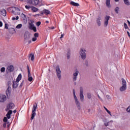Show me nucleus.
Masks as SVG:
<instances>
[{"mask_svg": "<svg viewBox=\"0 0 130 130\" xmlns=\"http://www.w3.org/2000/svg\"><path fill=\"white\" fill-rule=\"evenodd\" d=\"M21 80H22V74H19L16 79V81H13V88H14V89L17 88L18 85H19V81H21Z\"/></svg>", "mask_w": 130, "mask_h": 130, "instance_id": "nucleus-1", "label": "nucleus"}, {"mask_svg": "<svg viewBox=\"0 0 130 130\" xmlns=\"http://www.w3.org/2000/svg\"><path fill=\"white\" fill-rule=\"evenodd\" d=\"M37 103H35L33 105L32 107V114H31V120H33L34 119V117H35L36 115V110L37 109Z\"/></svg>", "mask_w": 130, "mask_h": 130, "instance_id": "nucleus-2", "label": "nucleus"}, {"mask_svg": "<svg viewBox=\"0 0 130 130\" xmlns=\"http://www.w3.org/2000/svg\"><path fill=\"white\" fill-rule=\"evenodd\" d=\"M121 81L122 82V86L120 87L119 90L121 92H123V91L126 90V81L123 78L121 79Z\"/></svg>", "mask_w": 130, "mask_h": 130, "instance_id": "nucleus-3", "label": "nucleus"}, {"mask_svg": "<svg viewBox=\"0 0 130 130\" xmlns=\"http://www.w3.org/2000/svg\"><path fill=\"white\" fill-rule=\"evenodd\" d=\"M56 76L59 80H61V71H60V68H59V65H57L56 67Z\"/></svg>", "mask_w": 130, "mask_h": 130, "instance_id": "nucleus-4", "label": "nucleus"}, {"mask_svg": "<svg viewBox=\"0 0 130 130\" xmlns=\"http://www.w3.org/2000/svg\"><path fill=\"white\" fill-rule=\"evenodd\" d=\"M73 94L75 101V103L76 104V106L78 108L79 110H80L81 109V105L80 104V102H79V101L77 98V96H76V91H75V89H73Z\"/></svg>", "mask_w": 130, "mask_h": 130, "instance_id": "nucleus-5", "label": "nucleus"}, {"mask_svg": "<svg viewBox=\"0 0 130 130\" xmlns=\"http://www.w3.org/2000/svg\"><path fill=\"white\" fill-rule=\"evenodd\" d=\"M79 53L82 59H86V50H85V49L81 48Z\"/></svg>", "mask_w": 130, "mask_h": 130, "instance_id": "nucleus-6", "label": "nucleus"}, {"mask_svg": "<svg viewBox=\"0 0 130 130\" xmlns=\"http://www.w3.org/2000/svg\"><path fill=\"white\" fill-rule=\"evenodd\" d=\"M15 70V67L13 66V65L8 66L6 69V73L7 74H10V73H12L14 72Z\"/></svg>", "mask_w": 130, "mask_h": 130, "instance_id": "nucleus-7", "label": "nucleus"}, {"mask_svg": "<svg viewBox=\"0 0 130 130\" xmlns=\"http://www.w3.org/2000/svg\"><path fill=\"white\" fill-rule=\"evenodd\" d=\"M28 3L31 6H37L39 5V0H29Z\"/></svg>", "mask_w": 130, "mask_h": 130, "instance_id": "nucleus-8", "label": "nucleus"}, {"mask_svg": "<svg viewBox=\"0 0 130 130\" xmlns=\"http://www.w3.org/2000/svg\"><path fill=\"white\" fill-rule=\"evenodd\" d=\"M31 39V35L29 32H25L24 34V41L27 42L28 41Z\"/></svg>", "mask_w": 130, "mask_h": 130, "instance_id": "nucleus-9", "label": "nucleus"}, {"mask_svg": "<svg viewBox=\"0 0 130 130\" xmlns=\"http://www.w3.org/2000/svg\"><path fill=\"white\" fill-rule=\"evenodd\" d=\"M29 29H30V30H33L34 32H37L36 26H35L34 24L32 22L29 23Z\"/></svg>", "mask_w": 130, "mask_h": 130, "instance_id": "nucleus-10", "label": "nucleus"}, {"mask_svg": "<svg viewBox=\"0 0 130 130\" xmlns=\"http://www.w3.org/2000/svg\"><path fill=\"white\" fill-rule=\"evenodd\" d=\"M75 73H73V80L74 82H76L77 81V77L79 75V71L77 70H75Z\"/></svg>", "mask_w": 130, "mask_h": 130, "instance_id": "nucleus-11", "label": "nucleus"}, {"mask_svg": "<svg viewBox=\"0 0 130 130\" xmlns=\"http://www.w3.org/2000/svg\"><path fill=\"white\" fill-rule=\"evenodd\" d=\"M15 107V104L13 103H10L7 106V109H6V111L10 110V109H13Z\"/></svg>", "mask_w": 130, "mask_h": 130, "instance_id": "nucleus-12", "label": "nucleus"}, {"mask_svg": "<svg viewBox=\"0 0 130 130\" xmlns=\"http://www.w3.org/2000/svg\"><path fill=\"white\" fill-rule=\"evenodd\" d=\"M110 19V16H106L105 18V22H104V26L107 27L108 25V21H109V19Z\"/></svg>", "mask_w": 130, "mask_h": 130, "instance_id": "nucleus-13", "label": "nucleus"}, {"mask_svg": "<svg viewBox=\"0 0 130 130\" xmlns=\"http://www.w3.org/2000/svg\"><path fill=\"white\" fill-rule=\"evenodd\" d=\"M80 97L81 101H84V94H83V87L80 88Z\"/></svg>", "mask_w": 130, "mask_h": 130, "instance_id": "nucleus-14", "label": "nucleus"}, {"mask_svg": "<svg viewBox=\"0 0 130 130\" xmlns=\"http://www.w3.org/2000/svg\"><path fill=\"white\" fill-rule=\"evenodd\" d=\"M11 84V82H8V87L6 90V94L7 96H9V95H10L11 94V88L10 86V84Z\"/></svg>", "mask_w": 130, "mask_h": 130, "instance_id": "nucleus-15", "label": "nucleus"}, {"mask_svg": "<svg viewBox=\"0 0 130 130\" xmlns=\"http://www.w3.org/2000/svg\"><path fill=\"white\" fill-rule=\"evenodd\" d=\"M7 100V96L6 95L1 94L0 95V102H5Z\"/></svg>", "mask_w": 130, "mask_h": 130, "instance_id": "nucleus-16", "label": "nucleus"}, {"mask_svg": "<svg viewBox=\"0 0 130 130\" xmlns=\"http://www.w3.org/2000/svg\"><path fill=\"white\" fill-rule=\"evenodd\" d=\"M12 113H13V111L9 110L6 114V116L8 119H10V118H11V115L12 114Z\"/></svg>", "mask_w": 130, "mask_h": 130, "instance_id": "nucleus-17", "label": "nucleus"}, {"mask_svg": "<svg viewBox=\"0 0 130 130\" xmlns=\"http://www.w3.org/2000/svg\"><path fill=\"white\" fill-rule=\"evenodd\" d=\"M96 23L98 24V25L99 26H101V17H99L97 19H96Z\"/></svg>", "mask_w": 130, "mask_h": 130, "instance_id": "nucleus-18", "label": "nucleus"}, {"mask_svg": "<svg viewBox=\"0 0 130 130\" xmlns=\"http://www.w3.org/2000/svg\"><path fill=\"white\" fill-rule=\"evenodd\" d=\"M42 15L46 14L47 15H49L50 14V11L48 10L44 9L43 12L41 13Z\"/></svg>", "mask_w": 130, "mask_h": 130, "instance_id": "nucleus-19", "label": "nucleus"}, {"mask_svg": "<svg viewBox=\"0 0 130 130\" xmlns=\"http://www.w3.org/2000/svg\"><path fill=\"white\" fill-rule=\"evenodd\" d=\"M31 12H32L33 13H36V12H38V8L35 7L31 6Z\"/></svg>", "mask_w": 130, "mask_h": 130, "instance_id": "nucleus-20", "label": "nucleus"}, {"mask_svg": "<svg viewBox=\"0 0 130 130\" xmlns=\"http://www.w3.org/2000/svg\"><path fill=\"white\" fill-rule=\"evenodd\" d=\"M28 81H29V82H32V81H33V77L31 76V73L28 74Z\"/></svg>", "mask_w": 130, "mask_h": 130, "instance_id": "nucleus-21", "label": "nucleus"}, {"mask_svg": "<svg viewBox=\"0 0 130 130\" xmlns=\"http://www.w3.org/2000/svg\"><path fill=\"white\" fill-rule=\"evenodd\" d=\"M21 17L22 18V19H23V20H24V21L27 20V16L25 14H24L23 13H22L20 15Z\"/></svg>", "mask_w": 130, "mask_h": 130, "instance_id": "nucleus-22", "label": "nucleus"}, {"mask_svg": "<svg viewBox=\"0 0 130 130\" xmlns=\"http://www.w3.org/2000/svg\"><path fill=\"white\" fill-rule=\"evenodd\" d=\"M71 5H72V6H74V7H79V6H80L79 5V3H75L74 2H71L70 3Z\"/></svg>", "mask_w": 130, "mask_h": 130, "instance_id": "nucleus-23", "label": "nucleus"}, {"mask_svg": "<svg viewBox=\"0 0 130 130\" xmlns=\"http://www.w3.org/2000/svg\"><path fill=\"white\" fill-rule=\"evenodd\" d=\"M1 13H2V15L4 16V17H6V16H7V11H6V10L2 9Z\"/></svg>", "mask_w": 130, "mask_h": 130, "instance_id": "nucleus-24", "label": "nucleus"}, {"mask_svg": "<svg viewBox=\"0 0 130 130\" xmlns=\"http://www.w3.org/2000/svg\"><path fill=\"white\" fill-rule=\"evenodd\" d=\"M106 5L108 8H110V0H106Z\"/></svg>", "mask_w": 130, "mask_h": 130, "instance_id": "nucleus-25", "label": "nucleus"}, {"mask_svg": "<svg viewBox=\"0 0 130 130\" xmlns=\"http://www.w3.org/2000/svg\"><path fill=\"white\" fill-rule=\"evenodd\" d=\"M29 57H30V60L33 61L34 60V54H30Z\"/></svg>", "mask_w": 130, "mask_h": 130, "instance_id": "nucleus-26", "label": "nucleus"}, {"mask_svg": "<svg viewBox=\"0 0 130 130\" xmlns=\"http://www.w3.org/2000/svg\"><path fill=\"white\" fill-rule=\"evenodd\" d=\"M123 1L125 5H126V6H129V2L128 0H124Z\"/></svg>", "mask_w": 130, "mask_h": 130, "instance_id": "nucleus-27", "label": "nucleus"}, {"mask_svg": "<svg viewBox=\"0 0 130 130\" xmlns=\"http://www.w3.org/2000/svg\"><path fill=\"white\" fill-rule=\"evenodd\" d=\"M23 25L22 24H19L16 26V29H21Z\"/></svg>", "mask_w": 130, "mask_h": 130, "instance_id": "nucleus-28", "label": "nucleus"}, {"mask_svg": "<svg viewBox=\"0 0 130 130\" xmlns=\"http://www.w3.org/2000/svg\"><path fill=\"white\" fill-rule=\"evenodd\" d=\"M67 58H68V59H70V58H71V52H68L67 53Z\"/></svg>", "mask_w": 130, "mask_h": 130, "instance_id": "nucleus-29", "label": "nucleus"}, {"mask_svg": "<svg viewBox=\"0 0 130 130\" xmlns=\"http://www.w3.org/2000/svg\"><path fill=\"white\" fill-rule=\"evenodd\" d=\"M6 71V68L5 67H2L1 69V73H5Z\"/></svg>", "mask_w": 130, "mask_h": 130, "instance_id": "nucleus-30", "label": "nucleus"}, {"mask_svg": "<svg viewBox=\"0 0 130 130\" xmlns=\"http://www.w3.org/2000/svg\"><path fill=\"white\" fill-rule=\"evenodd\" d=\"M118 11H119V8L117 7L115 9V12L116 13V14H118Z\"/></svg>", "mask_w": 130, "mask_h": 130, "instance_id": "nucleus-31", "label": "nucleus"}, {"mask_svg": "<svg viewBox=\"0 0 130 130\" xmlns=\"http://www.w3.org/2000/svg\"><path fill=\"white\" fill-rule=\"evenodd\" d=\"M12 20L13 21H15V20H19V16H17L16 17V18H15V17H12Z\"/></svg>", "mask_w": 130, "mask_h": 130, "instance_id": "nucleus-32", "label": "nucleus"}, {"mask_svg": "<svg viewBox=\"0 0 130 130\" xmlns=\"http://www.w3.org/2000/svg\"><path fill=\"white\" fill-rule=\"evenodd\" d=\"M92 97V95H91V93H87V98H88V99H91Z\"/></svg>", "mask_w": 130, "mask_h": 130, "instance_id": "nucleus-33", "label": "nucleus"}, {"mask_svg": "<svg viewBox=\"0 0 130 130\" xmlns=\"http://www.w3.org/2000/svg\"><path fill=\"white\" fill-rule=\"evenodd\" d=\"M3 121L4 122H7L8 121V118H7V117H4L3 119Z\"/></svg>", "mask_w": 130, "mask_h": 130, "instance_id": "nucleus-34", "label": "nucleus"}, {"mask_svg": "<svg viewBox=\"0 0 130 130\" xmlns=\"http://www.w3.org/2000/svg\"><path fill=\"white\" fill-rule=\"evenodd\" d=\"M124 26L125 29H128V26H127V24H126V23H124Z\"/></svg>", "mask_w": 130, "mask_h": 130, "instance_id": "nucleus-35", "label": "nucleus"}, {"mask_svg": "<svg viewBox=\"0 0 130 130\" xmlns=\"http://www.w3.org/2000/svg\"><path fill=\"white\" fill-rule=\"evenodd\" d=\"M36 25L37 26H38V27H39V25H41V22L40 21L37 22Z\"/></svg>", "mask_w": 130, "mask_h": 130, "instance_id": "nucleus-36", "label": "nucleus"}, {"mask_svg": "<svg viewBox=\"0 0 130 130\" xmlns=\"http://www.w3.org/2000/svg\"><path fill=\"white\" fill-rule=\"evenodd\" d=\"M31 6H27V5H26L25 6V9H26L27 10H29V9H30V8H31Z\"/></svg>", "mask_w": 130, "mask_h": 130, "instance_id": "nucleus-37", "label": "nucleus"}, {"mask_svg": "<svg viewBox=\"0 0 130 130\" xmlns=\"http://www.w3.org/2000/svg\"><path fill=\"white\" fill-rule=\"evenodd\" d=\"M34 36L35 38H37V37H38L39 36V35L38 34V33H35L34 34Z\"/></svg>", "mask_w": 130, "mask_h": 130, "instance_id": "nucleus-38", "label": "nucleus"}, {"mask_svg": "<svg viewBox=\"0 0 130 130\" xmlns=\"http://www.w3.org/2000/svg\"><path fill=\"white\" fill-rule=\"evenodd\" d=\"M9 25L7 23H5V29H9V27H8Z\"/></svg>", "mask_w": 130, "mask_h": 130, "instance_id": "nucleus-39", "label": "nucleus"}, {"mask_svg": "<svg viewBox=\"0 0 130 130\" xmlns=\"http://www.w3.org/2000/svg\"><path fill=\"white\" fill-rule=\"evenodd\" d=\"M127 112H130V106L126 109Z\"/></svg>", "mask_w": 130, "mask_h": 130, "instance_id": "nucleus-40", "label": "nucleus"}, {"mask_svg": "<svg viewBox=\"0 0 130 130\" xmlns=\"http://www.w3.org/2000/svg\"><path fill=\"white\" fill-rule=\"evenodd\" d=\"M13 9H15L16 10V11H19V12H20V9H19V8H17L16 7H12Z\"/></svg>", "mask_w": 130, "mask_h": 130, "instance_id": "nucleus-41", "label": "nucleus"}, {"mask_svg": "<svg viewBox=\"0 0 130 130\" xmlns=\"http://www.w3.org/2000/svg\"><path fill=\"white\" fill-rule=\"evenodd\" d=\"M27 72H28V74H31L30 73V69L29 68V66H27Z\"/></svg>", "mask_w": 130, "mask_h": 130, "instance_id": "nucleus-42", "label": "nucleus"}, {"mask_svg": "<svg viewBox=\"0 0 130 130\" xmlns=\"http://www.w3.org/2000/svg\"><path fill=\"white\" fill-rule=\"evenodd\" d=\"M107 112L110 115V116H112V115L111 114V112H110L109 110H107Z\"/></svg>", "mask_w": 130, "mask_h": 130, "instance_id": "nucleus-43", "label": "nucleus"}, {"mask_svg": "<svg viewBox=\"0 0 130 130\" xmlns=\"http://www.w3.org/2000/svg\"><path fill=\"white\" fill-rule=\"evenodd\" d=\"M32 41H36L37 40V38H35V37H34V38H32Z\"/></svg>", "mask_w": 130, "mask_h": 130, "instance_id": "nucleus-44", "label": "nucleus"}, {"mask_svg": "<svg viewBox=\"0 0 130 130\" xmlns=\"http://www.w3.org/2000/svg\"><path fill=\"white\" fill-rule=\"evenodd\" d=\"M7 127V123L5 122V123L3 124V127Z\"/></svg>", "mask_w": 130, "mask_h": 130, "instance_id": "nucleus-45", "label": "nucleus"}, {"mask_svg": "<svg viewBox=\"0 0 130 130\" xmlns=\"http://www.w3.org/2000/svg\"><path fill=\"white\" fill-rule=\"evenodd\" d=\"M24 83V81H22V83L20 85V87H23V83Z\"/></svg>", "mask_w": 130, "mask_h": 130, "instance_id": "nucleus-46", "label": "nucleus"}, {"mask_svg": "<svg viewBox=\"0 0 130 130\" xmlns=\"http://www.w3.org/2000/svg\"><path fill=\"white\" fill-rule=\"evenodd\" d=\"M63 36H64V34H62L61 35V37H60V39H61V38H63Z\"/></svg>", "mask_w": 130, "mask_h": 130, "instance_id": "nucleus-47", "label": "nucleus"}, {"mask_svg": "<svg viewBox=\"0 0 130 130\" xmlns=\"http://www.w3.org/2000/svg\"><path fill=\"white\" fill-rule=\"evenodd\" d=\"M89 64V63L88 62V61H85V64H86V67H88V64Z\"/></svg>", "mask_w": 130, "mask_h": 130, "instance_id": "nucleus-48", "label": "nucleus"}, {"mask_svg": "<svg viewBox=\"0 0 130 130\" xmlns=\"http://www.w3.org/2000/svg\"><path fill=\"white\" fill-rule=\"evenodd\" d=\"M0 27H3V22L0 21Z\"/></svg>", "mask_w": 130, "mask_h": 130, "instance_id": "nucleus-49", "label": "nucleus"}, {"mask_svg": "<svg viewBox=\"0 0 130 130\" xmlns=\"http://www.w3.org/2000/svg\"><path fill=\"white\" fill-rule=\"evenodd\" d=\"M28 42V44H30V43H31V42H32V41H31L30 39H29L28 41H27Z\"/></svg>", "mask_w": 130, "mask_h": 130, "instance_id": "nucleus-50", "label": "nucleus"}, {"mask_svg": "<svg viewBox=\"0 0 130 130\" xmlns=\"http://www.w3.org/2000/svg\"><path fill=\"white\" fill-rule=\"evenodd\" d=\"M127 35L128 36H130V34H129V31H127Z\"/></svg>", "mask_w": 130, "mask_h": 130, "instance_id": "nucleus-51", "label": "nucleus"}, {"mask_svg": "<svg viewBox=\"0 0 130 130\" xmlns=\"http://www.w3.org/2000/svg\"><path fill=\"white\" fill-rule=\"evenodd\" d=\"M106 126H108V123H105Z\"/></svg>", "mask_w": 130, "mask_h": 130, "instance_id": "nucleus-52", "label": "nucleus"}, {"mask_svg": "<svg viewBox=\"0 0 130 130\" xmlns=\"http://www.w3.org/2000/svg\"><path fill=\"white\" fill-rule=\"evenodd\" d=\"M104 108L105 109V110L106 111H107L108 110V109H107V108H106V107H104Z\"/></svg>", "mask_w": 130, "mask_h": 130, "instance_id": "nucleus-53", "label": "nucleus"}, {"mask_svg": "<svg viewBox=\"0 0 130 130\" xmlns=\"http://www.w3.org/2000/svg\"><path fill=\"white\" fill-rule=\"evenodd\" d=\"M107 98H108V99H109V98H110V96L107 95Z\"/></svg>", "mask_w": 130, "mask_h": 130, "instance_id": "nucleus-54", "label": "nucleus"}, {"mask_svg": "<svg viewBox=\"0 0 130 130\" xmlns=\"http://www.w3.org/2000/svg\"><path fill=\"white\" fill-rule=\"evenodd\" d=\"M127 23H128V24L129 25V26H130V22H129V21L127 20Z\"/></svg>", "mask_w": 130, "mask_h": 130, "instance_id": "nucleus-55", "label": "nucleus"}, {"mask_svg": "<svg viewBox=\"0 0 130 130\" xmlns=\"http://www.w3.org/2000/svg\"><path fill=\"white\" fill-rule=\"evenodd\" d=\"M14 113H16L17 112V110H15L13 111Z\"/></svg>", "mask_w": 130, "mask_h": 130, "instance_id": "nucleus-56", "label": "nucleus"}, {"mask_svg": "<svg viewBox=\"0 0 130 130\" xmlns=\"http://www.w3.org/2000/svg\"><path fill=\"white\" fill-rule=\"evenodd\" d=\"M115 2H119V0H115Z\"/></svg>", "mask_w": 130, "mask_h": 130, "instance_id": "nucleus-57", "label": "nucleus"}, {"mask_svg": "<svg viewBox=\"0 0 130 130\" xmlns=\"http://www.w3.org/2000/svg\"><path fill=\"white\" fill-rule=\"evenodd\" d=\"M50 28L53 29H54V27H52Z\"/></svg>", "mask_w": 130, "mask_h": 130, "instance_id": "nucleus-58", "label": "nucleus"}, {"mask_svg": "<svg viewBox=\"0 0 130 130\" xmlns=\"http://www.w3.org/2000/svg\"><path fill=\"white\" fill-rule=\"evenodd\" d=\"M9 126H10V125H7V127H9Z\"/></svg>", "mask_w": 130, "mask_h": 130, "instance_id": "nucleus-59", "label": "nucleus"}, {"mask_svg": "<svg viewBox=\"0 0 130 130\" xmlns=\"http://www.w3.org/2000/svg\"><path fill=\"white\" fill-rule=\"evenodd\" d=\"M20 2H23L24 0H19Z\"/></svg>", "mask_w": 130, "mask_h": 130, "instance_id": "nucleus-60", "label": "nucleus"}, {"mask_svg": "<svg viewBox=\"0 0 130 130\" xmlns=\"http://www.w3.org/2000/svg\"><path fill=\"white\" fill-rule=\"evenodd\" d=\"M46 22L47 23H49L48 21H46Z\"/></svg>", "mask_w": 130, "mask_h": 130, "instance_id": "nucleus-61", "label": "nucleus"}, {"mask_svg": "<svg viewBox=\"0 0 130 130\" xmlns=\"http://www.w3.org/2000/svg\"><path fill=\"white\" fill-rule=\"evenodd\" d=\"M41 3H42V2H43L42 0H41Z\"/></svg>", "mask_w": 130, "mask_h": 130, "instance_id": "nucleus-62", "label": "nucleus"}, {"mask_svg": "<svg viewBox=\"0 0 130 130\" xmlns=\"http://www.w3.org/2000/svg\"><path fill=\"white\" fill-rule=\"evenodd\" d=\"M112 121V122L113 121Z\"/></svg>", "mask_w": 130, "mask_h": 130, "instance_id": "nucleus-63", "label": "nucleus"}]
</instances>
